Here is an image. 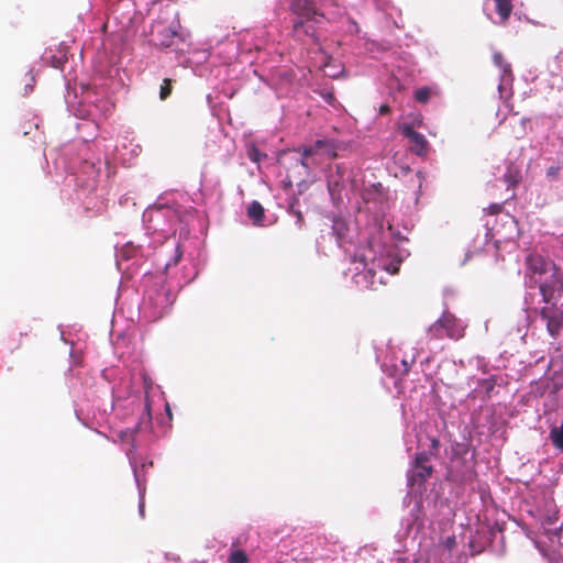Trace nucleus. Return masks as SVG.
Returning <instances> with one entry per match:
<instances>
[{
	"mask_svg": "<svg viewBox=\"0 0 563 563\" xmlns=\"http://www.w3.org/2000/svg\"><path fill=\"white\" fill-rule=\"evenodd\" d=\"M328 145V141L325 140H318L313 145L311 146H303L299 147L297 151L301 154L305 158H308L310 156H313L319 153L320 150L323 148V146Z\"/></svg>",
	"mask_w": 563,
	"mask_h": 563,
	"instance_id": "ddd939ff",
	"label": "nucleus"
},
{
	"mask_svg": "<svg viewBox=\"0 0 563 563\" xmlns=\"http://www.w3.org/2000/svg\"><path fill=\"white\" fill-rule=\"evenodd\" d=\"M526 266L530 280L539 286L543 301L550 303L555 289L563 286L560 269L551 260L539 254H529L526 257Z\"/></svg>",
	"mask_w": 563,
	"mask_h": 563,
	"instance_id": "f257e3e1",
	"label": "nucleus"
},
{
	"mask_svg": "<svg viewBox=\"0 0 563 563\" xmlns=\"http://www.w3.org/2000/svg\"><path fill=\"white\" fill-rule=\"evenodd\" d=\"M398 268L394 267L393 273H397Z\"/></svg>",
	"mask_w": 563,
	"mask_h": 563,
	"instance_id": "2f4dec72",
	"label": "nucleus"
},
{
	"mask_svg": "<svg viewBox=\"0 0 563 563\" xmlns=\"http://www.w3.org/2000/svg\"><path fill=\"white\" fill-rule=\"evenodd\" d=\"M496 12L500 18V23L505 24L512 12L514 5L510 0H495Z\"/></svg>",
	"mask_w": 563,
	"mask_h": 563,
	"instance_id": "9b49d317",
	"label": "nucleus"
},
{
	"mask_svg": "<svg viewBox=\"0 0 563 563\" xmlns=\"http://www.w3.org/2000/svg\"><path fill=\"white\" fill-rule=\"evenodd\" d=\"M333 231L335 232L336 236H338V240H342L345 238L346 235V232H347V227L345 224L344 221L342 220H335L333 222V227H332Z\"/></svg>",
	"mask_w": 563,
	"mask_h": 563,
	"instance_id": "aec40b11",
	"label": "nucleus"
},
{
	"mask_svg": "<svg viewBox=\"0 0 563 563\" xmlns=\"http://www.w3.org/2000/svg\"><path fill=\"white\" fill-rule=\"evenodd\" d=\"M430 460L429 453L426 451L416 453L408 471L409 486L415 487L418 485L421 487L432 476L434 468Z\"/></svg>",
	"mask_w": 563,
	"mask_h": 563,
	"instance_id": "7ed1b4c3",
	"label": "nucleus"
},
{
	"mask_svg": "<svg viewBox=\"0 0 563 563\" xmlns=\"http://www.w3.org/2000/svg\"><path fill=\"white\" fill-rule=\"evenodd\" d=\"M503 209V206L499 203H492L487 209L488 214H498Z\"/></svg>",
	"mask_w": 563,
	"mask_h": 563,
	"instance_id": "b1692460",
	"label": "nucleus"
},
{
	"mask_svg": "<svg viewBox=\"0 0 563 563\" xmlns=\"http://www.w3.org/2000/svg\"><path fill=\"white\" fill-rule=\"evenodd\" d=\"M176 256H175V260H174V265H176L178 263V261L180 260L181 255H183V252L179 250V247H177L176 250Z\"/></svg>",
	"mask_w": 563,
	"mask_h": 563,
	"instance_id": "cd10ccee",
	"label": "nucleus"
},
{
	"mask_svg": "<svg viewBox=\"0 0 563 563\" xmlns=\"http://www.w3.org/2000/svg\"><path fill=\"white\" fill-rule=\"evenodd\" d=\"M228 563H249V556L243 550H233L229 555Z\"/></svg>",
	"mask_w": 563,
	"mask_h": 563,
	"instance_id": "f3484780",
	"label": "nucleus"
},
{
	"mask_svg": "<svg viewBox=\"0 0 563 563\" xmlns=\"http://www.w3.org/2000/svg\"><path fill=\"white\" fill-rule=\"evenodd\" d=\"M390 112V108L389 106L387 104H382L380 108H379V113L380 114H388Z\"/></svg>",
	"mask_w": 563,
	"mask_h": 563,
	"instance_id": "a878e982",
	"label": "nucleus"
},
{
	"mask_svg": "<svg viewBox=\"0 0 563 563\" xmlns=\"http://www.w3.org/2000/svg\"><path fill=\"white\" fill-rule=\"evenodd\" d=\"M331 99H334V97H333L332 95H330V96L328 97V100H331Z\"/></svg>",
	"mask_w": 563,
	"mask_h": 563,
	"instance_id": "c756f323",
	"label": "nucleus"
},
{
	"mask_svg": "<svg viewBox=\"0 0 563 563\" xmlns=\"http://www.w3.org/2000/svg\"><path fill=\"white\" fill-rule=\"evenodd\" d=\"M561 167L560 166H550L547 169V176L551 179H556L560 175Z\"/></svg>",
	"mask_w": 563,
	"mask_h": 563,
	"instance_id": "5701e85b",
	"label": "nucleus"
},
{
	"mask_svg": "<svg viewBox=\"0 0 563 563\" xmlns=\"http://www.w3.org/2000/svg\"><path fill=\"white\" fill-rule=\"evenodd\" d=\"M463 335V325L453 313L448 311H445L442 317L428 329V336L430 340H441L445 336L457 340Z\"/></svg>",
	"mask_w": 563,
	"mask_h": 563,
	"instance_id": "f03ea898",
	"label": "nucleus"
},
{
	"mask_svg": "<svg viewBox=\"0 0 563 563\" xmlns=\"http://www.w3.org/2000/svg\"><path fill=\"white\" fill-rule=\"evenodd\" d=\"M549 438H550L552 444L558 450L563 452V421L561 422V424L559 427H553L550 430Z\"/></svg>",
	"mask_w": 563,
	"mask_h": 563,
	"instance_id": "4468645a",
	"label": "nucleus"
},
{
	"mask_svg": "<svg viewBox=\"0 0 563 563\" xmlns=\"http://www.w3.org/2000/svg\"><path fill=\"white\" fill-rule=\"evenodd\" d=\"M308 158H305L303 156L301 157V159L299 161L300 162V165L306 168L307 172H309L310 167H309V164H308Z\"/></svg>",
	"mask_w": 563,
	"mask_h": 563,
	"instance_id": "bb28decb",
	"label": "nucleus"
},
{
	"mask_svg": "<svg viewBox=\"0 0 563 563\" xmlns=\"http://www.w3.org/2000/svg\"><path fill=\"white\" fill-rule=\"evenodd\" d=\"M521 179L518 170L509 168L504 175V180L508 184V187H516Z\"/></svg>",
	"mask_w": 563,
	"mask_h": 563,
	"instance_id": "dca6fc26",
	"label": "nucleus"
},
{
	"mask_svg": "<svg viewBox=\"0 0 563 563\" xmlns=\"http://www.w3.org/2000/svg\"><path fill=\"white\" fill-rule=\"evenodd\" d=\"M400 130L402 135L409 140L410 148L415 154L423 156L428 153L429 144L423 134L415 131L409 124L402 125Z\"/></svg>",
	"mask_w": 563,
	"mask_h": 563,
	"instance_id": "0eeeda50",
	"label": "nucleus"
},
{
	"mask_svg": "<svg viewBox=\"0 0 563 563\" xmlns=\"http://www.w3.org/2000/svg\"><path fill=\"white\" fill-rule=\"evenodd\" d=\"M266 154L262 153L256 146L252 145L247 150V157L254 162L260 163L263 158H266Z\"/></svg>",
	"mask_w": 563,
	"mask_h": 563,
	"instance_id": "412c9836",
	"label": "nucleus"
},
{
	"mask_svg": "<svg viewBox=\"0 0 563 563\" xmlns=\"http://www.w3.org/2000/svg\"><path fill=\"white\" fill-rule=\"evenodd\" d=\"M431 97V89L429 87H422L416 90L415 99L417 102L427 103Z\"/></svg>",
	"mask_w": 563,
	"mask_h": 563,
	"instance_id": "6ab92c4d",
	"label": "nucleus"
},
{
	"mask_svg": "<svg viewBox=\"0 0 563 563\" xmlns=\"http://www.w3.org/2000/svg\"><path fill=\"white\" fill-rule=\"evenodd\" d=\"M549 68L553 75L563 76V54L560 53L549 63Z\"/></svg>",
	"mask_w": 563,
	"mask_h": 563,
	"instance_id": "2eb2a0df",
	"label": "nucleus"
},
{
	"mask_svg": "<svg viewBox=\"0 0 563 563\" xmlns=\"http://www.w3.org/2000/svg\"><path fill=\"white\" fill-rule=\"evenodd\" d=\"M493 63L500 70L501 82L499 84L498 88L501 90L503 84H508L514 79L511 65L506 60L504 54L500 52H495L493 54Z\"/></svg>",
	"mask_w": 563,
	"mask_h": 563,
	"instance_id": "1a4fd4ad",
	"label": "nucleus"
},
{
	"mask_svg": "<svg viewBox=\"0 0 563 563\" xmlns=\"http://www.w3.org/2000/svg\"><path fill=\"white\" fill-rule=\"evenodd\" d=\"M307 22L308 21L302 20V19L294 20L292 31H294L295 35L300 36L301 34H303L306 36H310L313 40V42L317 43L318 37L316 36V31L312 26L307 25Z\"/></svg>",
	"mask_w": 563,
	"mask_h": 563,
	"instance_id": "9d476101",
	"label": "nucleus"
},
{
	"mask_svg": "<svg viewBox=\"0 0 563 563\" xmlns=\"http://www.w3.org/2000/svg\"><path fill=\"white\" fill-rule=\"evenodd\" d=\"M290 11L297 15V19L316 23L319 22V19L324 18V14L316 8L313 0H292Z\"/></svg>",
	"mask_w": 563,
	"mask_h": 563,
	"instance_id": "39448f33",
	"label": "nucleus"
},
{
	"mask_svg": "<svg viewBox=\"0 0 563 563\" xmlns=\"http://www.w3.org/2000/svg\"><path fill=\"white\" fill-rule=\"evenodd\" d=\"M439 449H440V441L438 438H431V443H430V448H429V451H426L427 453H429V459H431V456H434L437 457L438 454H439Z\"/></svg>",
	"mask_w": 563,
	"mask_h": 563,
	"instance_id": "4be33fe9",
	"label": "nucleus"
},
{
	"mask_svg": "<svg viewBox=\"0 0 563 563\" xmlns=\"http://www.w3.org/2000/svg\"><path fill=\"white\" fill-rule=\"evenodd\" d=\"M404 365L407 366V362H404ZM405 371H408V367L405 368Z\"/></svg>",
	"mask_w": 563,
	"mask_h": 563,
	"instance_id": "473e14b6",
	"label": "nucleus"
},
{
	"mask_svg": "<svg viewBox=\"0 0 563 563\" xmlns=\"http://www.w3.org/2000/svg\"><path fill=\"white\" fill-rule=\"evenodd\" d=\"M247 216L254 224H261L265 216L263 206L258 201H253L247 208Z\"/></svg>",
	"mask_w": 563,
	"mask_h": 563,
	"instance_id": "f8f14e48",
	"label": "nucleus"
},
{
	"mask_svg": "<svg viewBox=\"0 0 563 563\" xmlns=\"http://www.w3.org/2000/svg\"><path fill=\"white\" fill-rule=\"evenodd\" d=\"M331 99H334V97H333L332 95H330V96L328 97V100H331Z\"/></svg>",
	"mask_w": 563,
	"mask_h": 563,
	"instance_id": "7c9ffc66",
	"label": "nucleus"
},
{
	"mask_svg": "<svg viewBox=\"0 0 563 563\" xmlns=\"http://www.w3.org/2000/svg\"><path fill=\"white\" fill-rule=\"evenodd\" d=\"M540 316L547 323L549 334L559 339L563 333V309L550 302L540 309Z\"/></svg>",
	"mask_w": 563,
	"mask_h": 563,
	"instance_id": "20e7f679",
	"label": "nucleus"
},
{
	"mask_svg": "<svg viewBox=\"0 0 563 563\" xmlns=\"http://www.w3.org/2000/svg\"><path fill=\"white\" fill-rule=\"evenodd\" d=\"M173 91V81L169 78H165L161 85L159 98L166 100Z\"/></svg>",
	"mask_w": 563,
	"mask_h": 563,
	"instance_id": "a211bd4d",
	"label": "nucleus"
},
{
	"mask_svg": "<svg viewBox=\"0 0 563 563\" xmlns=\"http://www.w3.org/2000/svg\"><path fill=\"white\" fill-rule=\"evenodd\" d=\"M349 169L344 165L336 164L334 169L330 168L327 177V186L331 197L340 198L341 191L345 187V180Z\"/></svg>",
	"mask_w": 563,
	"mask_h": 563,
	"instance_id": "423d86ee",
	"label": "nucleus"
},
{
	"mask_svg": "<svg viewBox=\"0 0 563 563\" xmlns=\"http://www.w3.org/2000/svg\"><path fill=\"white\" fill-rule=\"evenodd\" d=\"M153 32L155 36V44L164 48L173 46L177 38H179V34L175 29L166 26L161 22H157L154 25Z\"/></svg>",
	"mask_w": 563,
	"mask_h": 563,
	"instance_id": "6e6552de",
	"label": "nucleus"
},
{
	"mask_svg": "<svg viewBox=\"0 0 563 563\" xmlns=\"http://www.w3.org/2000/svg\"><path fill=\"white\" fill-rule=\"evenodd\" d=\"M323 148L327 150V153H328L330 158H335L336 157L335 147L332 144H330V142H328V145L323 146Z\"/></svg>",
	"mask_w": 563,
	"mask_h": 563,
	"instance_id": "393cba45",
	"label": "nucleus"
},
{
	"mask_svg": "<svg viewBox=\"0 0 563 563\" xmlns=\"http://www.w3.org/2000/svg\"><path fill=\"white\" fill-rule=\"evenodd\" d=\"M297 218H298V221H302V214L300 211H297Z\"/></svg>",
	"mask_w": 563,
	"mask_h": 563,
	"instance_id": "c85d7f7f",
	"label": "nucleus"
}]
</instances>
